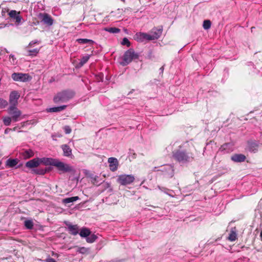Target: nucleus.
I'll return each mask as SVG.
<instances>
[{"instance_id": "18", "label": "nucleus", "mask_w": 262, "mask_h": 262, "mask_svg": "<svg viewBox=\"0 0 262 262\" xmlns=\"http://www.w3.org/2000/svg\"><path fill=\"white\" fill-rule=\"evenodd\" d=\"M21 155L25 159H28L33 157L34 153L32 149H29L23 151Z\"/></svg>"}, {"instance_id": "20", "label": "nucleus", "mask_w": 262, "mask_h": 262, "mask_svg": "<svg viewBox=\"0 0 262 262\" xmlns=\"http://www.w3.org/2000/svg\"><path fill=\"white\" fill-rule=\"evenodd\" d=\"M91 233V231L89 228L84 227L81 229L79 234L81 237L86 238L88 236L90 235Z\"/></svg>"}, {"instance_id": "23", "label": "nucleus", "mask_w": 262, "mask_h": 262, "mask_svg": "<svg viewBox=\"0 0 262 262\" xmlns=\"http://www.w3.org/2000/svg\"><path fill=\"white\" fill-rule=\"evenodd\" d=\"M76 41L80 44L93 45L94 43V41L93 40L86 38H79L77 39Z\"/></svg>"}, {"instance_id": "26", "label": "nucleus", "mask_w": 262, "mask_h": 262, "mask_svg": "<svg viewBox=\"0 0 262 262\" xmlns=\"http://www.w3.org/2000/svg\"><path fill=\"white\" fill-rule=\"evenodd\" d=\"M104 30L111 33H118L120 32V29L116 27L105 28Z\"/></svg>"}, {"instance_id": "13", "label": "nucleus", "mask_w": 262, "mask_h": 262, "mask_svg": "<svg viewBox=\"0 0 262 262\" xmlns=\"http://www.w3.org/2000/svg\"><path fill=\"white\" fill-rule=\"evenodd\" d=\"M108 162L110 163V169L112 171H116L118 168V162L115 158L111 157L108 158Z\"/></svg>"}, {"instance_id": "5", "label": "nucleus", "mask_w": 262, "mask_h": 262, "mask_svg": "<svg viewBox=\"0 0 262 262\" xmlns=\"http://www.w3.org/2000/svg\"><path fill=\"white\" fill-rule=\"evenodd\" d=\"M138 58V54L136 53L134 50H127L122 57L123 61L121 62V64L123 66H126L133 60Z\"/></svg>"}, {"instance_id": "11", "label": "nucleus", "mask_w": 262, "mask_h": 262, "mask_svg": "<svg viewBox=\"0 0 262 262\" xmlns=\"http://www.w3.org/2000/svg\"><path fill=\"white\" fill-rule=\"evenodd\" d=\"M20 95L17 91H12L9 96V103L11 106H16L18 104V99Z\"/></svg>"}, {"instance_id": "48", "label": "nucleus", "mask_w": 262, "mask_h": 262, "mask_svg": "<svg viewBox=\"0 0 262 262\" xmlns=\"http://www.w3.org/2000/svg\"><path fill=\"white\" fill-rule=\"evenodd\" d=\"M122 2H123V3H125V0H121Z\"/></svg>"}, {"instance_id": "8", "label": "nucleus", "mask_w": 262, "mask_h": 262, "mask_svg": "<svg viewBox=\"0 0 262 262\" xmlns=\"http://www.w3.org/2000/svg\"><path fill=\"white\" fill-rule=\"evenodd\" d=\"M8 113L11 116V118L14 122H17L19 120L21 112L16 106H10L8 108Z\"/></svg>"}, {"instance_id": "42", "label": "nucleus", "mask_w": 262, "mask_h": 262, "mask_svg": "<svg viewBox=\"0 0 262 262\" xmlns=\"http://www.w3.org/2000/svg\"><path fill=\"white\" fill-rule=\"evenodd\" d=\"M6 26H7V24H0V29L4 28Z\"/></svg>"}, {"instance_id": "34", "label": "nucleus", "mask_w": 262, "mask_h": 262, "mask_svg": "<svg viewBox=\"0 0 262 262\" xmlns=\"http://www.w3.org/2000/svg\"><path fill=\"white\" fill-rule=\"evenodd\" d=\"M121 44L122 45L126 46V47H129L130 46V42L127 38L124 37L123 38L121 41Z\"/></svg>"}, {"instance_id": "2", "label": "nucleus", "mask_w": 262, "mask_h": 262, "mask_svg": "<svg viewBox=\"0 0 262 262\" xmlns=\"http://www.w3.org/2000/svg\"><path fill=\"white\" fill-rule=\"evenodd\" d=\"M163 32V26L153 28L149 33L139 32L135 35L136 39L138 41L143 42L146 40H154L158 39Z\"/></svg>"}, {"instance_id": "50", "label": "nucleus", "mask_w": 262, "mask_h": 262, "mask_svg": "<svg viewBox=\"0 0 262 262\" xmlns=\"http://www.w3.org/2000/svg\"><path fill=\"white\" fill-rule=\"evenodd\" d=\"M2 164V162L0 161V165Z\"/></svg>"}, {"instance_id": "37", "label": "nucleus", "mask_w": 262, "mask_h": 262, "mask_svg": "<svg viewBox=\"0 0 262 262\" xmlns=\"http://www.w3.org/2000/svg\"><path fill=\"white\" fill-rule=\"evenodd\" d=\"M63 129L64 130L65 133L67 134H69L72 132V129L69 126H65L63 127Z\"/></svg>"}, {"instance_id": "40", "label": "nucleus", "mask_w": 262, "mask_h": 262, "mask_svg": "<svg viewBox=\"0 0 262 262\" xmlns=\"http://www.w3.org/2000/svg\"><path fill=\"white\" fill-rule=\"evenodd\" d=\"M9 9L8 8H4L3 9L2 11V15H5V13L6 12H9Z\"/></svg>"}, {"instance_id": "16", "label": "nucleus", "mask_w": 262, "mask_h": 262, "mask_svg": "<svg viewBox=\"0 0 262 262\" xmlns=\"http://www.w3.org/2000/svg\"><path fill=\"white\" fill-rule=\"evenodd\" d=\"M246 157L243 154H234L231 156V159L235 162H242L245 161Z\"/></svg>"}, {"instance_id": "17", "label": "nucleus", "mask_w": 262, "mask_h": 262, "mask_svg": "<svg viewBox=\"0 0 262 262\" xmlns=\"http://www.w3.org/2000/svg\"><path fill=\"white\" fill-rule=\"evenodd\" d=\"M67 226L70 234L76 235L78 233V226L77 225L68 224Z\"/></svg>"}, {"instance_id": "30", "label": "nucleus", "mask_w": 262, "mask_h": 262, "mask_svg": "<svg viewBox=\"0 0 262 262\" xmlns=\"http://www.w3.org/2000/svg\"><path fill=\"white\" fill-rule=\"evenodd\" d=\"M211 23L210 20H205L203 21V27L205 30H208L211 27Z\"/></svg>"}, {"instance_id": "1", "label": "nucleus", "mask_w": 262, "mask_h": 262, "mask_svg": "<svg viewBox=\"0 0 262 262\" xmlns=\"http://www.w3.org/2000/svg\"><path fill=\"white\" fill-rule=\"evenodd\" d=\"M187 144L188 145V141L185 143L180 145L178 149H174L172 151L173 158L180 163H187L193 161L194 159V154L187 151L186 149H182V148L186 147Z\"/></svg>"}, {"instance_id": "19", "label": "nucleus", "mask_w": 262, "mask_h": 262, "mask_svg": "<svg viewBox=\"0 0 262 262\" xmlns=\"http://www.w3.org/2000/svg\"><path fill=\"white\" fill-rule=\"evenodd\" d=\"M67 107V106L66 105L60 106L53 107L47 109V112L50 113L59 112L64 110Z\"/></svg>"}, {"instance_id": "21", "label": "nucleus", "mask_w": 262, "mask_h": 262, "mask_svg": "<svg viewBox=\"0 0 262 262\" xmlns=\"http://www.w3.org/2000/svg\"><path fill=\"white\" fill-rule=\"evenodd\" d=\"M61 148L64 156L69 157L72 154V149L68 145L64 144L62 145Z\"/></svg>"}, {"instance_id": "32", "label": "nucleus", "mask_w": 262, "mask_h": 262, "mask_svg": "<svg viewBox=\"0 0 262 262\" xmlns=\"http://www.w3.org/2000/svg\"><path fill=\"white\" fill-rule=\"evenodd\" d=\"M12 120L11 117H4L3 118L4 124L6 126L10 125Z\"/></svg>"}, {"instance_id": "49", "label": "nucleus", "mask_w": 262, "mask_h": 262, "mask_svg": "<svg viewBox=\"0 0 262 262\" xmlns=\"http://www.w3.org/2000/svg\"><path fill=\"white\" fill-rule=\"evenodd\" d=\"M10 56L13 58V55H10Z\"/></svg>"}, {"instance_id": "9", "label": "nucleus", "mask_w": 262, "mask_h": 262, "mask_svg": "<svg viewBox=\"0 0 262 262\" xmlns=\"http://www.w3.org/2000/svg\"><path fill=\"white\" fill-rule=\"evenodd\" d=\"M38 18L41 20V21L42 22L43 24L48 26H51L54 23V19L53 18L47 13H40L38 14Z\"/></svg>"}, {"instance_id": "35", "label": "nucleus", "mask_w": 262, "mask_h": 262, "mask_svg": "<svg viewBox=\"0 0 262 262\" xmlns=\"http://www.w3.org/2000/svg\"><path fill=\"white\" fill-rule=\"evenodd\" d=\"M34 172L38 174L43 175L46 172V170L43 169H37L33 170Z\"/></svg>"}, {"instance_id": "31", "label": "nucleus", "mask_w": 262, "mask_h": 262, "mask_svg": "<svg viewBox=\"0 0 262 262\" xmlns=\"http://www.w3.org/2000/svg\"><path fill=\"white\" fill-rule=\"evenodd\" d=\"M38 53L37 50H28L25 55L26 56H34Z\"/></svg>"}, {"instance_id": "15", "label": "nucleus", "mask_w": 262, "mask_h": 262, "mask_svg": "<svg viewBox=\"0 0 262 262\" xmlns=\"http://www.w3.org/2000/svg\"><path fill=\"white\" fill-rule=\"evenodd\" d=\"M40 164L42 163L45 165L54 166L56 159L51 158H39Z\"/></svg>"}, {"instance_id": "43", "label": "nucleus", "mask_w": 262, "mask_h": 262, "mask_svg": "<svg viewBox=\"0 0 262 262\" xmlns=\"http://www.w3.org/2000/svg\"><path fill=\"white\" fill-rule=\"evenodd\" d=\"M254 29H255L254 27H252L251 28V31L252 32H253V31L254 30Z\"/></svg>"}, {"instance_id": "6", "label": "nucleus", "mask_w": 262, "mask_h": 262, "mask_svg": "<svg viewBox=\"0 0 262 262\" xmlns=\"http://www.w3.org/2000/svg\"><path fill=\"white\" fill-rule=\"evenodd\" d=\"M135 177L132 174H121L118 176L117 182L122 185H127L133 183Z\"/></svg>"}, {"instance_id": "10", "label": "nucleus", "mask_w": 262, "mask_h": 262, "mask_svg": "<svg viewBox=\"0 0 262 262\" xmlns=\"http://www.w3.org/2000/svg\"><path fill=\"white\" fill-rule=\"evenodd\" d=\"M12 78L16 81L26 82L30 80L31 78L28 74L14 73L12 74Z\"/></svg>"}, {"instance_id": "46", "label": "nucleus", "mask_w": 262, "mask_h": 262, "mask_svg": "<svg viewBox=\"0 0 262 262\" xmlns=\"http://www.w3.org/2000/svg\"><path fill=\"white\" fill-rule=\"evenodd\" d=\"M8 130H10V129H9V128H7V129H6V130H5V133H6L7 132H8Z\"/></svg>"}, {"instance_id": "27", "label": "nucleus", "mask_w": 262, "mask_h": 262, "mask_svg": "<svg viewBox=\"0 0 262 262\" xmlns=\"http://www.w3.org/2000/svg\"><path fill=\"white\" fill-rule=\"evenodd\" d=\"M90 55H86L82 57L80 61L78 63V67H82L89 59Z\"/></svg>"}, {"instance_id": "44", "label": "nucleus", "mask_w": 262, "mask_h": 262, "mask_svg": "<svg viewBox=\"0 0 262 262\" xmlns=\"http://www.w3.org/2000/svg\"><path fill=\"white\" fill-rule=\"evenodd\" d=\"M260 237L261 238V239L262 241V231H261L260 233Z\"/></svg>"}, {"instance_id": "7", "label": "nucleus", "mask_w": 262, "mask_h": 262, "mask_svg": "<svg viewBox=\"0 0 262 262\" xmlns=\"http://www.w3.org/2000/svg\"><path fill=\"white\" fill-rule=\"evenodd\" d=\"M8 15L17 25H19L24 21L20 11H17L14 10H10L8 13Z\"/></svg>"}, {"instance_id": "39", "label": "nucleus", "mask_w": 262, "mask_h": 262, "mask_svg": "<svg viewBox=\"0 0 262 262\" xmlns=\"http://www.w3.org/2000/svg\"><path fill=\"white\" fill-rule=\"evenodd\" d=\"M45 261L46 262H56L54 258L51 257L47 258Z\"/></svg>"}, {"instance_id": "29", "label": "nucleus", "mask_w": 262, "mask_h": 262, "mask_svg": "<svg viewBox=\"0 0 262 262\" xmlns=\"http://www.w3.org/2000/svg\"><path fill=\"white\" fill-rule=\"evenodd\" d=\"M24 224L26 228L28 229H32L33 227L34 224L32 220H26L24 222Z\"/></svg>"}, {"instance_id": "47", "label": "nucleus", "mask_w": 262, "mask_h": 262, "mask_svg": "<svg viewBox=\"0 0 262 262\" xmlns=\"http://www.w3.org/2000/svg\"><path fill=\"white\" fill-rule=\"evenodd\" d=\"M160 69H161V70H162L163 71V69H164L163 67H161V68H160Z\"/></svg>"}, {"instance_id": "36", "label": "nucleus", "mask_w": 262, "mask_h": 262, "mask_svg": "<svg viewBox=\"0 0 262 262\" xmlns=\"http://www.w3.org/2000/svg\"><path fill=\"white\" fill-rule=\"evenodd\" d=\"M8 104L6 100L0 98V108H4L6 107Z\"/></svg>"}, {"instance_id": "28", "label": "nucleus", "mask_w": 262, "mask_h": 262, "mask_svg": "<svg viewBox=\"0 0 262 262\" xmlns=\"http://www.w3.org/2000/svg\"><path fill=\"white\" fill-rule=\"evenodd\" d=\"M97 238V236L96 235L94 234H91V233L90 235L86 238V241L89 243H93L96 240Z\"/></svg>"}, {"instance_id": "51", "label": "nucleus", "mask_w": 262, "mask_h": 262, "mask_svg": "<svg viewBox=\"0 0 262 262\" xmlns=\"http://www.w3.org/2000/svg\"><path fill=\"white\" fill-rule=\"evenodd\" d=\"M2 176V174L0 173V177Z\"/></svg>"}, {"instance_id": "41", "label": "nucleus", "mask_w": 262, "mask_h": 262, "mask_svg": "<svg viewBox=\"0 0 262 262\" xmlns=\"http://www.w3.org/2000/svg\"><path fill=\"white\" fill-rule=\"evenodd\" d=\"M38 41H37V40H35V41H32L30 42L29 45V47L31 48L33 47V45H34L35 43H38Z\"/></svg>"}, {"instance_id": "22", "label": "nucleus", "mask_w": 262, "mask_h": 262, "mask_svg": "<svg viewBox=\"0 0 262 262\" xmlns=\"http://www.w3.org/2000/svg\"><path fill=\"white\" fill-rule=\"evenodd\" d=\"M79 200V198L78 196H72L70 198H67L63 199L62 203L67 204L70 203H73L74 202H75L77 200Z\"/></svg>"}, {"instance_id": "33", "label": "nucleus", "mask_w": 262, "mask_h": 262, "mask_svg": "<svg viewBox=\"0 0 262 262\" xmlns=\"http://www.w3.org/2000/svg\"><path fill=\"white\" fill-rule=\"evenodd\" d=\"M98 179L99 177L95 176L94 178H92V182L94 185L99 186L100 184H101V182H100Z\"/></svg>"}, {"instance_id": "12", "label": "nucleus", "mask_w": 262, "mask_h": 262, "mask_svg": "<svg viewBox=\"0 0 262 262\" xmlns=\"http://www.w3.org/2000/svg\"><path fill=\"white\" fill-rule=\"evenodd\" d=\"M248 149L249 151L255 153L258 151L260 143L255 141H248Z\"/></svg>"}, {"instance_id": "24", "label": "nucleus", "mask_w": 262, "mask_h": 262, "mask_svg": "<svg viewBox=\"0 0 262 262\" xmlns=\"http://www.w3.org/2000/svg\"><path fill=\"white\" fill-rule=\"evenodd\" d=\"M18 163L17 159H9L6 161V165L9 167H13L16 166Z\"/></svg>"}, {"instance_id": "25", "label": "nucleus", "mask_w": 262, "mask_h": 262, "mask_svg": "<svg viewBox=\"0 0 262 262\" xmlns=\"http://www.w3.org/2000/svg\"><path fill=\"white\" fill-rule=\"evenodd\" d=\"M227 239L231 242L235 241L237 239L236 232L235 231L231 230Z\"/></svg>"}, {"instance_id": "14", "label": "nucleus", "mask_w": 262, "mask_h": 262, "mask_svg": "<svg viewBox=\"0 0 262 262\" xmlns=\"http://www.w3.org/2000/svg\"><path fill=\"white\" fill-rule=\"evenodd\" d=\"M40 165L39 158H34L26 163V166L29 168H36Z\"/></svg>"}, {"instance_id": "4", "label": "nucleus", "mask_w": 262, "mask_h": 262, "mask_svg": "<svg viewBox=\"0 0 262 262\" xmlns=\"http://www.w3.org/2000/svg\"><path fill=\"white\" fill-rule=\"evenodd\" d=\"M54 166L59 171V173L73 172L74 171V168L69 164L65 163L60 161L58 159H56Z\"/></svg>"}, {"instance_id": "38", "label": "nucleus", "mask_w": 262, "mask_h": 262, "mask_svg": "<svg viewBox=\"0 0 262 262\" xmlns=\"http://www.w3.org/2000/svg\"><path fill=\"white\" fill-rule=\"evenodd\" d=\"M78 251L82 254L86 253L88 251V249L85 247H81L79 249Z\"/></svg>"}, {"instance_id": "3", "label": "nucleus", "mask_w": 262, "mask_h": 262, "mask_svg": "<svg viewBox=\"0 0 262 262\" xmlns=\"http://www.w3.org/2000/svg\"><path fill=\"white\" fill-rule=\"evenodd\" d=\"M75 93L72 91L65 90L58 93L54 97L55 103L66 102L72 99Z\"/></svg>"}, {"instance_id": "45", "label": "nucleus", "mask_w": 262, "mask_h": 262, "mask_svg": "<svg viewBox=\"0 0 262 262\" xmlns=\"http://www.w3.org/2000/svg\"><path fill=\"white\" fill-rule=\"evenodd\" d=\"M8 130H10V129H9V128H7V129H6V130H5V133H6L7 132H8Z\"/></svg>"}]
</instances>
